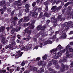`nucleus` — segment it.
<instances>
[{"label": "nucleus", "instance_id": "nucleus-60", "mask_svg": "<svg viewBox=\"0 0 73 73\" xmlns=\"http://www.w3.org/2000/svg\"><path fill=\"white\" fill-rule=\"evenodd\" d=\"M14 13H15V12L14 11H13L12 12L11 14V16H12L13 14H14Z\"/></svg>", "mask_w": 73, "mask_h": 73}, {"label": "nucleus", "instance_id": "nucleus-25", "mask_svg": "<svg viewBox=\"0 0 73 73\" xmlns=\"http://www.w3.org/2000/svg\"><path fill=\"white\" fill-rule=\"evenodd\" d=\"M5 27L3 26L1 27L0 28V29L2 32H4V30H5Z\"/></svg>", "mask_w": 73, "mask_h": 73}, {"label": "nucleus", "instance_id": "nucleus-8", "mask_svg": "<svg viewBox=\"0 0 73 73\" xmlns=\"http://www.w3.org/2000/svg\"><path fill=\"white\" fill-rule=\"evenodd\" d=\"M27 33L29 35H30L31 34V30H29V28H27L24 31L23 33V35H25V33Z\"/></svg>", "mask_w": 73, "mask_h": 73}, {"label": "nucleus", "instance_id": "nucleus-3", "mask_svg": "<svg viewBox=\"0 0 73 73\" xmlns=\"http://www.w3.org/2000/svg\"><path fill=\"white\" fill-rule=\"evenodd\" d=\"M61 66H62L60 68V71H61V72H64L65 69H67V68L68 67V66L66 65H64V64L63 63L61 64Z\"/></svg>", "mask_w": 73, "mask_h": 73}, {"label": "nucleus", "instance_id": "nucleus-55", "mask_svg": "<svg viewBox=\"0 0 73 73\" xmlns=\"http://www.w3.org/2000/svg\"><path fill=\"white\" fill-rule=\"evenodd\" d=\"M19 16H22V14H21V13H20L19 12V14L18 15Z\"/></svg>", "mask_w": 73, "mask_h": 73}, {"label": "nucleus", "instance_id": "nucleus-33", "mask_svg": "<svg viewBox=\"0 0 73 73\" xmlns=\"http://www.w3.org/2000/svg\"><path fill=\"white\" fill-rule=\"evenodd\" d=\"M37 7H35L33 9V11H34L35 12H36L35 11H37Z\"/></svg>", "mask_w": 73, "mask_h": 73}, {"label": "nucleus", "instance_id": "nucleus-5", "mask_svg": "<svg viewBox=\"0 0 73 73\" xmlns=\"http://www.w3.org/2000/svg\"><path fill=\"white\" fill-rule=\"evenodd\" d=\"M61 32H63V34L60 37V38H65L66 37V33L65 32V29H62L61 30Z\"/></svg>", "mask_w": 73, "mask_h": 73}, {"label": "nucleus", "instance_id": "nucleus-13", "mask_svg": "<svg viewBox=\"0 0 73 73\" xmlns=\"http://www.w3.org/2000/svg\"><path fill=\"white\" fill-rule=\"evenodd\" d=\"M15 5H17L18 7H20V6H21V3H20V1H16L14 3Z\"/></svg>", "mask_w": 73, "mask_h": 73}, {"label": "nucleus", "instance_id": "nucleus-30", "mask_svg": "<svg viewBox=\"0 0 73 73\" xmlns=\"http://www.w3.org/2000/svg\"><path fill=\"white\" fill-rule=\"evenodd\" d=\"M44 15L45 16H46L47 17H49V15L48 14L47 12H46L44 14Z\"/></svg>", "mask_w": 73, "mask_h": 73}, {"label": "nucleus", "instance_id": "nucleus-1", "mask_svg": "<svg viewBox=\"0 0 73 73\" xmlns=\"http://www.w3.org/2000/svg\"><path fill=\"white\" fill-rule=\"evenodd\" d=\"M57 50V49H54L51 50L50 53L53 54V56L55 59H57V58H59L62 55V52L61 51L58 52L57 53H56V51Z\"/></svg>", "mask_w": 73, "mask_h": 73}, {"label": "nucleus", "instance_id": "nucleus-20", "mask_svg": "<svg viewBox=\"0 0 73 73\" xmlns=\"http://www.w3.org/2000/svg\"><path fill=\"white\" fill-rule=\"evenodd\" d=\"M57 49H57L58 50H61V49H62V46L60 44H59L58 46H57V48H56Z\"/></svg>", "mask_w": 73, "mask_h": 73}, {"label": "nucleus", "instance_id": "nucleus-36", "mask_svg": "<svg viewBox=\"0 0 73 73\" xmlns=\"http://www.w3.org/2000/svg\"><path fill=\"white\" fill-rule=\"evenodd\" d=\"M29 24V23H24L23 24V25L24 27H27V26H28Z\"/></svg>", "mask_w": 73, "mask_h": 73}, {"label": "nucleus", "instance_id": "nucleus-54", "mask_svg": "<svg viewBox=\"0 0 73 73\" xmlns=\"http://www.w3.org/2000/svg\"><path fill=\"white\" fill-rule=\"evenodd\" d=\"M40 2H41L40 0H37L36 1V3L38 4L39 3H40Z\"/></svg>", "mask_w": 73, "mask_h": 73}, {"label": "nucleus", "instance_id": "nucleus-39", "mask_svg": "<svg viewBox=\"0 0 73 73\" xmlns=\"http://www.w3.org/2000/svg\"><path fill=\"white\" fill-rule=\"evenodd\" d=\"M48 44H49V42H48V40H47V41L44 42V44L45 45H47Z\"/></svg>", "mask_w": 73, "mask_h": 73}, {"label": "nucleus", "instance_id": "nucleus-45", "mask_svg": "<svg viewBox=\"0 0 73 73\" xmlns=\"http://www.w3.org/2000/svg\"><path fill=\"white\" fill-rule=\"evenodd\" d=\"M30 7L29 5L28 4L26 5H25V7H26V8H29Z\"/></svg>", "mask_w": 73, "mask_h": 73}, {"label": "nucleus", "instance_id": "nucleus-27", "mask_svg": "<svg viewBox=\"0 0 73 73\" xmlns=\"http://www.w3.org/2000/svg\"><path fill=\"white\" fill-rule=\"evenodd\" d=\"M15 28H13L11 32V33H12V34L14 33H15Z\"/></svg>", "mask_w": 73, "mask_h": 73}, {"label": "nucleus", "instance_id": "nucleus-38", "mask_svg": "<svg viewBox=\"0 0 73 73\" xmlns=\"http://www.w3.org/2000/svg\"><path fill=\"white\" fill-rule=\"evenodd\" d=\"M0 11L1 12V14H3V13H4V10H3V9H0Z\"/></svg>", "mask_w": 73, "mask_h": 73}, {"label": "nucleus", "instance_id": "nucleus-19", "mask_svg": "<svg viewBox=\"0 0 73 73\" xmlns=\"http://www.w3.org/2000/svg\"><path fill=\"white\" fill-rule=\"evenodd\" d=\"M24 20L25 22L28 21L29 20V18L28 17H25L24 19Z\"/></svg>", "mask_w": 73, "mask_h": 73}, {"label": "nucleus", "instance_id": "nucleus-7", "mask_svg": "<svg viewBox=\"0 0 73 73\" xmlns=\"http://www.w3.org/2000/svg\"><path fill=\"white\" fill-rule=\"evenodd\" d=\"M35 21H33L31 22V23L30 24V26L29 27V28H29V31H31L30 29H32L35 28V25L34 24H35Z\"/></svg>", "mask_w": 73, "mask_h": 73}, {"label": "nucleus", "instance_id": "nucleus-57", "mask_svg": "<svg viewBox=\"0 0 73 73\" xmlns=\"http://www.w3.org/2000/svg\"><path fill=\"white\" fill-rule=\"evenodd\" d=\"M17 42L18 43H21V41L19 40H17Z\"/></svg>", "mask_w": 73, "mask_h": 73}, {"label": "nucleus", "instance_id": "nucleus-42", "mask_svg": "<svg viewBox=\"0 0 73 73\" xmlns=\"http://www.w3.org/2000/svg\"><path fill=\"white\" fill-rule=\"evenodd\" d=\"M70 67L71 68H73V62L71 63V64L70 65Z\"/></svg>", "mask_w": 73, "mask_h": 73}, {"label": "nucleus", "instance_id": "nucleus-23", "mask_svg": "<svg viewBox=\"0 0 73 73\" xmlns=\"http://www.w3.org/2000/svg\"><path fill=\"white\" fill-rule=\"evenodd\" d=\"M5 4V2L4 1H2L0 2V5H3Z\"/></svg>", "mask_w": 73, "mask_h": 73}, {"label": "nucleus", "instance_id": "nucleus-37", "mask_svg": "<svg viewBox=\"0 0 73 73\" xmlns=\"http://www.w3.org/2000/svg\"><path fill=\"white\" fill-rule=\"evenodd\" d=\"M25 62L24 61H23L21 63L22 66H24V65H25Z\"/></svg>", "mask_w": 73, "mask_h": 73}, {"label": "nucleus", "instance_id": "nucleus-41", "mask_svg": "<svg viewBox=\"0 0 73 73\" xmlns=\"http://www.w3.org/2000/svg\"><path fill=\"white\" fill-rule=\"evenodd\" d=\"M40 57H38L36 58V60H34V61H39L40 60Z\"/></svg>", "mask_w": 73, "mask_h": 73}, {"label": "nucleus", "instance_id": "nucleus-29", "mask_svg": "<svg viewBox=\"0 0 73 73\" xmlns=\"http://www.w3.org/2000/svg\"><path fill=\"white\" fill-rule=\"evenodd\" d=\"M40 70L41 71H40V70L38 71V73H41V72H43L44 71V68H41Z\"/></svg>", "mask_w": 73, "mask_h": 73}, {"label": "nucleus", "instance_id": "nucleus-34", "mask_svg": "<svg viewBox=\"0 0 73 73\" xmlns=\"http://www.w3.org/2000/svg\"><path fill=\"white\" fill-rule=\"evenodd\" d=\"M72 10V8L70 7H68L67 9V11H70Z\"/></svg>", "mask_w": 73, "mask_h": 73}, {"label": "nucleus", "instance_id": "nucleus-12", "mask_svg": "<svg viewBox=\"0 0 73 73\" xmlns=\"http://www.w3.org/2000/svg\"><path fill=\"white\" fill-rule=\"evenodd\" d=\"M18 54L15 56V58H17L16 56H17V58H19V57H21V56H22V54H23V52H21L20 50L18 51L17 52Z\"/></svg>", "mask_w": 73, "mask_h": 73}, {"label": "nucleus", "instance_id": "nucleus-49", "mask_svg": "<svg viewBox=\"0 0 73 73\" xmlns=\"http://www.w3.org/2000/svg\"><path fill=\"white\" fill-rule=\"evenodd\" d=\"M36 2H34L32 4V5L33 7H35V6L36 5Z\"/></svg>", "mask_w": 73, "mask_h": 73}, {"label": "nucleus", "instance_id": "nucleus-21", "mask_svg": "<svg viewBox=\"0 0 73 73\" xmlns=\"http://www.w3.org/2000/svg\"><path fill=\"white\" fill-rule=\"evenodd\" d=\"M57 6H53L52 8L51 9L52 10H53L52 12H55L56 11V9L57 8Z\"/></svg>", "mask_w": 73, "mask_h": 73}, {"label": "nucleus", "instance_id": "nucleus-14", "mask_svg": "<svg viewBox=\"0 0 73 73\" xmlns=\"http://www.w3.org/2000/svg\"><path fill=\"white\" fill-rule=\"evenodd\" d=\"M16 45V42L15 41H14L13 42H12L11 44H9V48L10 49H11V48H13V45Z\"/></svg>", "mask_w": 73, "mask_h": 73}, {"label": "nucleus", "instance_id": "nucleus-26", "mask_svg": "<svg viewBox=\"0 0 73 73\" xmlns=\"http://www.w3.org/2000/svg\"><path fill=\"white\" fill-rule=\"evenodd\" d=\"M1 42L3 45H4L6 44V42H5V39H2Z\"/></svg>", "mask_w": 73, "mask_h": 73}, {"label": "nucleus", "instance_id": "nucleus-53", "mask_svg": "<svg viewBox=\"0 0 73 73\" xmlns=\"http://www.w3.org/2000/svg\"><path fill=\"white\" fill-rule=\"evenodd\" d=\"M42 45L43 46H44V45H45V44H44V43H43V44L42 43H40V47H42Z\"/></svg>", "mask_w": 73, "mask_h": 73}, {"label": "nucleus", "instance_id": "nucleus-61", "mask_svg": "<svg viewBox=\"0 0 73 73\" xmlns=\"http://www.w3.org/2000/svg\"><path fill=\"white\" fill-rule=\"evenodd\" d=\"M45 9L46 11H48V6H47L46 7Z\"/></svg>", "mask_w": 73, "mask_h": 73}, {"label": "nucleus", "instance_id": "nucleus-47", "mask_svg": "<svg viewBox=\"0 0 73 73\" xmlns=\"http://www.w3.org/2000/svg\"><path fill=\"white\" fill-rule=\"evenodd\" d=\"M42 63H43V61H41L40 62H39L38 63V65H41Z\"/></svg>", "mask_w": 73, "mask_h": 73}, {"label": "nucleus", "instance_id": "nucleus-15", "mask_svg": "<svg viewBox=\"0 0 73 73\" xmlns=\"http://www.w3.org/2000/svg\"><path fill=\"white\" fill-rule=\"evenodd\" d=\"M19 48H21V50H25L27 51L29 48L27 47V46L21 47L19 45L18 46Z\"/></svg>", "mask_w": 73, "mask_h": 73}, {"label": "nucleus", "instance_id": "nucleus-50", "mask_svg": "<svg viewBox=\"0 0 73 73\" xmlns=\"http://www.w3.org/2000/svg\"><path fill=\"white\" fill-rule=\"evenodd\" d=\"M23 19H21L19 20V24H20L22 22V21H23Z\"/></svg>", "mask_w": 73, "mask_h": 73}, {"label": "nucleus", "instance_id": "nucleus-2", "mask_svg": "<svg viewBox=\"0 0 73 73\" xmlns=\"http://www.w3.org/2000/svg\"><path fill=\"white\" fill-rule=\"evenodd\" d=\"M66 57H63V61H67V58H70V57H73V54L71 53L69 54V52L68 50L66 51Z\"/></svg>", "mask_w": 73, "mask_h": 73}, {"label": "nucleus", "instance_id": "nucleus-16", "mask_svg": "<svg viewBox=\"0 0 73 73\" xmlns=\"http://www.w3.org/2000/svg\"><path fill=\"white\" fill-rule=\"evenodd\" d=\"M53 62L54 65H55V66L56 68H58L59 67V66L58 65V62L57 61L54 60Z\"/></svg>", "mask_w": 73, "mask_h": 73}, {"label": "nucleus", "instance_id": "nucleus-52", "mask_svg": "<svg viewBox=\"0 0 73 73\" xmlns=\"http://www.w3.org/2000/svg\"><path fill=\"white\" fill-rule=\"evenodd\" d=\"M14 70L13 69H10V73H12V72Z\"/></svg>", "mask_w": 73, "mask_h": 73}, {"label": "nucleus", "instance_id": "nucleus-17", "mask_svg": "<svg viewBox=\"0 0 73 73\" xmlns=\"http://www.w3.org/2000/svg\"><path fill=\"white\" fill-rule=\"evenodd\" d=\"M73 15V12H69L68 13V16H70V17H68V19H70V18H71V16H72Z\"/></svg>", "mask_w": 73, "mask_h": 73}, {"label": "nucleus", "instance_id": "nucleus-46", "mask_svg": "<svg viewBox=\"0 0 73 73\" xmlns=\"http://www.w3.org/2000/svg\"><path fill=\"white\" fill-rule=\"evenodd\" d=\"M68 5H69V2H68L67 3H66L65 5H64V7H67V6H68Z\"/></svg>", "mask_w": 73, "mask_h": 73}, {"label": "nucleus", "instance_id": "nucleus-31", "mask_svg": "<svg viewBox=\"0 0 73 73\" xmlns=\"http://www.w3.org/2000/svg\"><path fill=\"white\" fill-rule=\"evenodd\" d=\"M11 24L12 25H15L16 24V23L15 22L13 21L11 22Z\"/></svg>", "mask_w": 73, "mask_h": 73}, {"label": "nucleus", "instance_id": "nucleus-59", "mask_svg": "<svg viewBox=\"0 0 73 73\" xmlns=\"http://www.w3.org/2000/svg\"><path fill=\"white\" fill-rule=\"evenodd\" d=\"M48 41L49 42V44H52V42L51 41L48 40Z\"/></svg>", "mask_w": 73, "mask_h": 73}, {"label": "nucleus", "instance_id": "nucleus-4", "mask_svg": "<svg viewBox=\"0 0 73 73\" xmlns=\"http://www.w3.org/2000/svg\"><path fill=\"white\" fill-rule=\"evenodd\" d=\"M69 24H70V25H73V22L70 21L69 22H66L64 23V25H63V27H66V28L68 29L69 27H68V25Z\"/></svg>", "mask_w": 73, "mask_h": 73}, {"label": "nucleus", "instance_id": "nucleus-63", "mask_svg": "<svg viewBox=\"0 0 73 73\" xmlns=\"http://www.w3.org/2000/svg\"><path fill=\"white\" fill-rule=\"evenodd\" d=\"M73 31H71L70 33H69V35H72V34H73Z\"/></svg>", "mask_w": 73, "mask_h": 73}, {"label": "nucleus", "instance_id": "nucleus-28", "mask_svg": "<svg viewBox=\"0 0 73 73\" xmlns=\"http://www.w3.org/2000/svg\"><path fill=\"white\" fill-rule=\"evenodd\" d=\"M42 58L43 60H46V58H47V55H45L44 56H43Z\"/></svg>", "mask_w": 73, "mask_h": 73}, {"label": "nucleus", "instance_id": "nucleus-43", "mask_svg": "<svg viewBox=\"0 0 73 73\" xmlns=\"http://www.w3.org/2000/svg\"><path fill=\"white\" fill-rule=\"evenodd\" d=\"M31 38V37L30 35H29L27 36V40H30Z\"/></svg>", "mask_w": 73, "mask_h": 73}, {"label": "nucleus", "instance_id": "nucleus-44", "mask_svg": "<svg viewBox=\"0 0 73 73\" xmlns=\"http://www.w3.org/2000/svg\"><path fill=\"white\" fill-rule=\"evenodd\" d=\"M61 8H62V7L61 6H59L57 8V9L58 11V10H60Z\"/></svg>", "mask_w": 73, "mask_h": 73}, {"label": "nucleus", "instance_id": "nucleus-35", "mask_svg": "<svg viewBox=\"0 0 73 73\" xmlns=\"http://www.w3.org/2000/svg\"><path fill=\"white\" fill-rule=\"evenodd\" d=\"M25 12L26 13H27L28 12H29V9H26L25 10Z\"/></svg>", "mask_w": 73, "mask_h": 73}, {"label": "nucleus", "instance_id": "nucleus-11", "mask_svg": "<svg viewBox=\"0 0 73 73\" xmlns=\"http://www.w3.org/2000/svg\"><path fill=\"white\" fill-rule=\"evenodd\" d=\"M70 48V45L68 44L67 45V46H66V50H68V48H69V51H70V52H73V49L72 48Z\"/></svg>", "mask_w": 73, "mask_h": 73}, {"label": "nucleus", "instance_id": "nucleus-10", "mask_svg": "<svg viewBox=\"0 0 73 73\" xmlns=\"http://www.w3.org/2000/svg\"><path fill=\"white\" fill-rule=\"evenodd\" d=\"M37 70V68L36 67H31V69L29 70V71H32L33 70V73H36V71Z\"/></svg>", "mask_w": 73, "mask_h": 73}, {"label": "nucleus", "instance_id": "nucleus-56", "mask_svg": "<svg viewBox=\"0 0 73 73\" xmlns=\"http://www.w3.org/2000/svg\"><path fill=\"white\" fill-rule=\"evenodd\" d=\"M3 9L4 10H7V8L5 6H4L3 8Z\"/></svg>", "mask_w": 73, "mask_h": 73}, {"label": "nucleus", "instance_id": "nucleus-22", "mask_svg": "<svg viewBox=\"0 0 73 73\" xmlns=\"http://www.w3.org/2000/svg\"><path fill=\"white\" fill-rule=\"evenodd\" d=\"M21 29V27H19L17 26V27L15 29V31L18 32L20 31V29Z\"/></svg>", "mask_w": 73, "mask_h": 73}, {"label": "nucleus", "instance_id": "nucleus-24", "mask_svg": "<svg viewBox=\"0 0 73 73\" xmlns=\"http://www.w3.org/2000/svg\"><path fill=\"white\" fill-rule=\"evenodd\" d=\"M58 18L59 19H60V21H61V20H65V18L63 19V18H61V16L60 15L58 16Z\"/></svg>", "mask_w": 73, "mask_h": 73}, {"label": "nucleus", "instance_id": "nucleus-48", "mask_svg": "<svg viewBox=\"0 0 73 73\" xmlns=\"http://www.w3.org/2000/svg\"><path fill=\"white\" fill-rule=\"evenodd\" d=\"M31 47H32V44H29L28 46L29 48L30 49V48H31Z\"/></svg>", "mask_w": 73, "mask_h": 73}, {"label": "nucleus", "instance_id": "nucleus-6", "mask_svg": "<svg viewBox=\"0 0 73 73\" xmlns=\"http://www.w3.org/2000/svg\"><path fill=\"white\" fill-rule=\"evenodd\" d=\"M51 21L52 23H54V27H56V25H57V20L55 19H54V17H52L51 19Z\"/></svg>", "mask_w": 73, "mask_h": 73}, {"label": "nucleus", "instance_id": "nucleus-64", "mask_svg": "<svg viewBox=\"0 0 73 73\" xmlns=\"http://www.w3.org/2000/svg\"><path fill=\"white\" fill-rule=\"evenodd\" d=\"M7 11L8 12H11V9H7Z\"/></svg>", "mask_w": 73, "mask_h": 73}, {"label": "nucleus", "instance_id": "nucleus-58", "mask_svg": "<svg viewBox=\"0 0 73 73\" xmlns=\"http://www.w3.org/2000/svg\"><path fill=\"white\" fill-rule=\"evenodd\" d=\"M23 11H24V10L23 9H22L21 10H20L19 12L20 13H23Z\"/></svg>", "mask_w": 73, "mask_h": 73}, {"label": "nucleus", "instance_id": "nucleus-9", "mask_svg": "<svg viewBox=\"0 0 73 73\" xmlns=\"http://www.w3.org/2000/svg\"><path fill=\"white\" fill-rule=\"evenodd\" d=\"M41 25H39L38 26L37 29L38 31H40V29H41V31H44V30L45 29V28H46V26H44L43 27H42L41 28Z\"/></svg>", "mask_w": 73, "mask_h": 73}, {"label": "nucleus", "instance_id": "nucleus-62", "mask_svg": "<svg viewBox=\"0 0 73 73\" xmlns=\"http://www.w3.org/2000/svg\"><path fill=\"white\" fill-rule=\"evenodd\" d=\"M56 38V35H54L53 37V38Z\"/></svg>", "mask_w": 73, "mask_h": 73}, {"label": "nucleus", "instance_id": "nucleus-32", "mask_svg": "<svg viewBox=\"0 0 73 73\" xmlns=\"http://www.w3.org/2000/svg\"><path fill=\"white\" fill-rule=\"evenodd\" d=\"M49 4V1H47V2H46L44 3V5H48Z\"/></svg>", "mask_w": 73, "mask_h": 73}, {"label": "nucleus", "instance_id": "nucleus-51", "mask_svg": "<svg viewBox=\"0 0 73 73\" xmlns=\"http://www.w3.org/2000/svg\"><path fill=\"white\" fill-rule=\"evenodd\" d=\"M48 65L49 66H51L52 65V62L51 61H50L48 63Z\"/></svg>", "mask_w": 73, "mask_h": 73}, {"label": "nucleus", "instance_id": "nucleus-18", "mask_svg": "<svg viewBox=\"0 0 73 73\" xmlns=\"http://www.w3.org/2000/svg\"><path fill=\"white\" fill-rule=\"evenodd\" d=\"M37 13H36V12H34L32 14V16L33 17H34L35 18H36L37 17Z\"/></svg>", "mask_w": 73, "mask_h": 73}, {"label": "nucleus", "instance_id": "nucleus-40", "mask_svg": "<svg viewBox=\"0 0 73 73\" xmlns=\"http://www.w3.org/2000/svg\"><path fill=\"white\" fill-rule=\"evenodd\" d=\"M38 12H41V11L42 10V8L41 7H39V8H38Z\"/></svg>", "mask_w": 73, "mask_h": 73}]
</instances>
